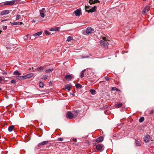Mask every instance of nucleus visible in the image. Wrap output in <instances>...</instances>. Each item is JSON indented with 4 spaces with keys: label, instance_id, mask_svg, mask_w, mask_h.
Returning <instances> with one entry per match:
<instances>
[{
    "label": "nucleus",
    "instance_id": "nucleus-22",
    "mask_svg": "<svg viewBox=\"0 0 154 154\" xmlns=\"http://www.w3.org/2000/svg\"><path fill=\"white\" fill-rule=\"evenodd\" d=\"M122 103H118L116 104L115 105V107L116 108H119L122 107Z\"/></svg>",
    "mask_w": 154,
    "mask_h": 154
},
{
    "label": "nucleus",
    "instance_id": "nucleus-14",
    "mask_svg": "<svg viewBox=\"0 0 154 154\" xmlns=\"http://www.w3.org/2000/svg\"><path fill=\"white\" fill-rule=\"evenodd\" d=\"M33 75L34 74L33 73H32L28 74L25 75H24V77H25V79H26L27 78H29L32 77L33 76Z\"/></svg>",
    "mask_w": 154,
    "mask_h": 154
},
{
    "label": "nucleus",
    "instance_id": "nucleus-9",
    "mask_svg": "<svg viewBox=\"0 0 154 154\" xmlns=\"http://www.w3.org/2000/svg\"><path fill=\"white\" fill-rule=\"evenodd\" d=\"M15 1L14 0L6 2L5 3V5H11L14 4Z\"/></svg>",
    "mask_w": 154,
    "mask_h": 154
},
{
    "label": "nucleus",
    "instance_id": "nucleus-37",
    "mask_svg": "<svg viewBox=\"0 0 154 154\" xmlns=\"http://www.w3.org/2000/svg\"><path fill=\"white\" fill-rule=\"evenodd\" d=\"M40 15L41 17H42L44 18L45 17V15L44 13H40Z\"/></svg>",
    "mask_w": 154,
    "mask_h": 154
},
{
    "label": "nucleus",
    "instance_id": "nucleus-17",
    "mask_svg": "<svg viewBox=\"0 0 154 154\" xmlns=\"http://www.w3.org/2000/svg\"><path fill=\"white\" fill-rule=\"evenodd\" d=\"M11 23L12 25H20L21 24H23V23L22 22H13L12 23L11 22H10Z\"/></svg>",
    "mask_w": 154,
    "mask_h": 154
},
{
    "label": "nucleus",
    "instance_id": "nucleus-48",
    "mask_svg": "<svg viewBox=\"0 0 154 154\" xmlns=\"http://www.w3.org/2000/svg\"><path fill=\"white\" fill-rule=\"evenodd\" d=\"M153 111L152 110H151L150 111V114H153Z\"/></svg>",
    "mask_w": 154,
    "mask_h": 154
},
{
    "label": "nucleus",
    "instance_id": "nucleus-6",
    "mask_svg": "<svg viewBox=\"0 0 154 154\" xmlns=\"http://www.w3.org/2000/svg\"><path fill=\"white\" fill-rule=\"evenodd\" d=\"M66 79L68 81H70L72 79L74 78V76L70 75H66L65 76Z\"/></svg>",
    "mask_w": 154,
    "mask_h": 154
},
{
    "label": "nucleus",
    "instance_id": "nucleus-21",
    "mask_svg": "<svg viewBox=\"0 0 154 154\" xmlns=\"http://www.w3.org/2000/svg\"><path fill=\"white\" fill-rule=\"evenodd\" d=\"M135 144L137 146H140L141 145V142L140 140H135Z\"/></svg>",
    "mask_w": 154,
    "mask_h": 154
},
{
    "label": "nucleus",
    "instance_id": "nucleus-28",
    "mask_svg": "<svg viewBox=\"0 0 154 154\" xmlns=\"http://www.w3.org/2000/svg\"><path fill=\"white\" fill-rule=\"evenodd\" d=\"M53 70V69H48L45 70V72L48 73H49L52 72Z\"/></svg>",
    "mask_w": 154,
    "mask_h": 154
},
{
    "label": "nucleus",
    "instance_id": "nucleus-36",
    "mask_svg": "<svg viewBox=\"0 0 154 154\" xmlns=\"http://www.w3.org/2000/svg\"><path fill=\"white\" fill-rule=\"evenodd\" d=\"M39 85L40 87L41 88H43L44 87V84L41 82H39Z\"/></svg>",
    "mask_w": 154,
    "mask_h": 154
},
{
    "label": "nucleus",
    "instance_id": "nucleus-5",
    "mask_svg": "<svg viewBox=\"0 0 154 154\" xmlns=\"http://www.w3.org/2000/svg\"><path fill=\"white\" fill-rule=\"evenodd\" d=\"M66 116L67 118L71 119L73 118L74 114L71 112H67Z\"/></svg>",
    "mask_w": 154,
    "mask_h": 154
},
{
    "label": "nucleus",
    "instance_id": "nucleus-19",
    "mask_svg": "<svg viewBox=\"0 0 154 154\" xmlns=\"http://www.w3.org/2000/svg\"><path fill=\"white\" fill-rule=\"evenodd\" d=\"M103 140V137H98L96 140L97 142H101Z\"/></svg>",
    "mask_w": 154,
    "mask_h": 154
},
{
    "label": "nucleus",
    "instance_id": "nucleus-49",
    "mask_svg": "<svg viewBox=\"0 0 154 154\" xmlns=\"http://www.w3.org/2000/svg\"><path fill=\"white\" fill-rule=\"evenodd\" d=\"M73 140L74 141H75V142H76L77 141V140L76 139V138H74L73 139Z\"/></svg>",
    "mask_w": 154,
    "mask_h": 154
},
{
    "label": "nucleus",
    "instance_id": "nucleus-15",
    "mask_svg": "<svg viewBox=\"0 0 154 154\" xmlns=\"http://www.w3.org/2000/svg\"><path fill=\"white\" fill-rule=\"evenodd\" d=\"M60 29V27H56L51 28L50 30L51 31H57L59 30Z\"/></svg>",
    "mask_w": 154,
    "mask_h": 154
},
{
    "label": "nucleus",
    "instance_id": "nucleus-47",
    "mask_svg": "<svg viewBox=\"0 0 154 154\" xmlns=\"http://www.w3.org/2000/svg\"><path fill=\"white\" fill-rule=\"evenodd\" d=\"M2 78H4L3 77H0V83H1V82L3 81V79Z\"/></svg>",
    "mask_w": 154,
    "mask_h": 154
},
{
    "label": "nucleus",
    "instance_id": "nucleus-18",
    "mask_svg": "<svg viewBox=\"0 0 154 154\" xmlns=\"http://www.w3.org/2000/svg\"><path fill=\"white\" fill-rule=\"evenodd\" d=\"M48 141H45L39 143L38 144V146L39 147L41 146L44 145L48 143Z\"/></svg>",
    "mask_w": 154,
    "mask_h": 154
},
{
    "label": "nucleus",
    "instance_id": "nucleus-29",
    "mask_svg": "<svg viewBox=\"0 0 154 154\" xmlns=\"http://www.w3.org/2000/svg\"><path fill=\"white\" fill-rule=\"evenodd\" d=\"M75 87H76V88H82V85H81L80 84H76L75 85Z\"/></svg>",
    "mask_w": 154,
    "mask_h": 154
},
{
    "label": "nucleus",
    "instance_id": "nucleus-30",
    "mask_svg": "<svg viewBox=\"0 0 154 154\" xmlns=\"http://www.w3.org/2000/svg\"><path fill=\"white\" fill-rule=\"evenodd\" d=\"M144 120V118L143 117H141L139 119V121L140 122H142Z\"/></svg>",
    "mask_w": 154,
    "mask_h": 154
},
{
    "label": "nucleus",
    "instance_id": "nucleus-24",
    "mask_svg": "<svg viewBox=\"0 0 154 154\" xmlns=\"http://www.w3.org/2000/svg\"><path fill=\"white\" fill-rule=\"evenodd\" d=\"M24 76H18L17 77V79L19 80L25 79Z\"/></svg>",
    "mask_w": 154,
    "mask_h": 154
},
{
    "label": "nucleus",
    "instance_id": "nucleus-46",
    "mask_svg": "<svg viewBox=\"0 0 154 154\" xmlns=\"http://www.w3.org/2000/svg\"><path fill=\"white\" fill-rule=\"evenodd\" d=\"M89 57V56H87V55L84 56H82V58H88Z\"/></svg>",
    "mask_w": 154,
    "mask_h": 154
},
{
    "label": "nucleus",
    "instance_id": "nucleus-2",
    "mask_svg": "<svg viewBox=\"0 0 154 154\" xmlns=\"http://www.w3.org/2000/svg\"><path fill=\"white\" fill-rule=\"evenodd\" d=\"M85 32L87 35H88L94 32V29L91 27H87L86 30Z\"/></svg>",
    "mask_w": 154,
    "mask_h": 154
},
{
    "label": "nucleus",
    "instance_id": "nucleus-35",
    "mask_svg": "<svg viewBox=\"0 0 154 154\" xmlns=\"http://www.w3.org/2000/svg\"><path fill=\"white\" fill-rule=\"evenodd\" d=\"M48 77V76L47 75H43L42 79H44V80H45L47 79V78Z\"/></svg>",
    "mask_w": 154,
    "mask_h": 154
},
{
    "label": "nucleus",
    "instance_id": "nucleus-11",
    "mask_svg": "<svg viewBox=\"0 0 154 154\" xmlns=\"http://www.w3.org/2000/svg\"><path fill=\"white\" fill-rule=\"evenodd\" d=\"M97 8V7L94 6L93 8H91L88 10L86 11H87L88 12H94L96 10Z\"/></svg>",
    "mask_w": 154,
    "mask_h": 154
},
{
    "label": "nucleus",
    "instance_id": "nucleus-32",
    "mask_svg": "<svg viewBox=\"0 0 154 154\" xmlns=\"http://www.w3.org/2000/svg\"><path fill=\"white\" fill-rule=\"evenodd\" d=\"M90 91L92 94H94L95 92V91L94 90L91 89L90 90Z\"/></svg>",
    "mask_w": 154,
    "mask_h": 154
},
{
    "label": "nucleus",
    "instance_id": "nucleus-13",
    "mask_svg": "<svg viewBox=\"0 0 154 154\" xmlns=\"http://www.w3.org/2000/svg\"><path fill=\"white\" fill-rule=\"evenodd\" d=\"M9 13V11L8 10H5L2 11L1 13L0 14L2 15H4L5 14H8Z\"/></svg>",
    "mask_w": 154,
    "mask_h": 154
},
{
    "label": "nucleus",
    "instance_id": "nucleus-26",
    "mask_svg": "<svg viewBox=\"0 0 154 154\" xmlns=\"http://www.w3.org/2000/svg\"><path fill=\"white\" fill-rule=\"evenodd\" d=\"M14 74L15 75H18L19 76L21 75V73L19 72L18 71L16 70L14 72Z\"/></svg>",
    "mask_w": 154,
    "mask_h": 154
},
{
    "label": "nucleus",
    "instance_id": "nucleus-3",
    "mask_svg": "<svg viewBox=\"0 0 154 154\" xmlns=\"http://www.w3.org/2000/svg\"><path fill=\"white\" fill-rule=\"evenodd\" d=\"M42 32L40 31L32 35L29 38L32 40L34 39L35 38H37L38 36L41 35L42 34Z\"/></svg>",
    "mask_w": 154,
    "mask_h": 154
},
{
    "label": "nucleus",
    "instance_id": "nucleus-43",
    "mask_svg": "<svg viewBox=\"0 0 154 154\" xmlns=\"http://www.w3.org/2000/svg\"><path fill=\"white\" fill-rule=\"evenodd\" d=\"M90 8V6H87L85 5V8L86 10V11H87L86 10L87 9H89Z\"/></svg>",
    "mask_w": 154,
    "mask_h": 154
},
{
    "label": "nucleus",
    "instance_id": "nucleus-39",
    "mask_svg": "<svg viewBox=\"0 0 154 154\" xmlns=\"http://www.w3.org/2000/svg\"><path fill=\"white\" fill-rule=\"evenodd\" d=\"M11 84H15L16 83V81L14 79H12L11 81Z\"/></svg>",
    "mask_w": 154,
    "mask_h": 154
},
{
    "label": "nucleus",
    "instance_id": "nucleus-53",
    "mask_svg": "<svg viewBox=\"0 0 154 154\" xmlns=\"http://www.w3.org/2000/svg\"><path fill=\"white\" fill-rule=\"evenodd\" d=\"M0 90H1V88H0Z\"/></svg>",
    "mask_w": 154,
    "mask_h": 154
},
{
    "label": "nucleus",
    "instance_id": "nucleus-12",
    "mask_svg": "<svg viewBox=\"0 0 154 154\" xmlns=\"http://www.w3.org/2000/svg\"><path fill=\"white\" fill-rule=\"evenodd\" d=\"M103 145L101 144H97L96 146V149L98 150H101L103 147Z\"/></svg>",
    "mask_w": 154,
    "mask_h": 154
},
{
    "label": "nucleus",
    "instance_id": "nucleus-7",
    "mask_svg": "<svg viewBox=\"0 0 154 154\" xmlns=\"http://www.w3.org/2000/svg\"><path fill=\"white\" fill-rule=\"evenodd\" d=\"M150 140V136L148 135H146L144 138V141L145 143H148L149 142Z\"/></svg>",
    "mask_w": 154,
    "mask_h": 154
},
{
    "label": "nucleus",
    "instance_id": "nucleus-33",
    "mask_svg": "<svg viewBox=\"0 0 154 154\" xmlns=\"http://www.w3.org/2000/svg\"><path fill=\"white\" fill-rule=\"evenodd\" d=\"M73 114H74V116H77L78 114V112L76 111H75L73 112Z\"/></svg>",
    "mask_w": 154,
    "mask_h": 154
},
{
    "label": "nucleus",
    "instance_id": "nucleus-10",
    "mask_svg": "<svg viewBox=\"0 0 154 154\" xmlns=\"http://www.w3.org/2000/svg\"><path fill=\"white\" fill-rule=\"evenodd\" d=\"M149 9V8L148 6H146L145 7L142 11V14H143L145 13H147L148 12Z\"/></svg>",
    "mask_w": 154,
    "mask_h": 154
},
{
    "label": "nucleus",
    "instance_id": "nucleus-40",
    "mask_svg": "<svg viewBox=\"0 0 154 154\" xmlns=\"http://www.w3.org/2000/svg\"><path fill=\"white\" fill-rule=\"evenodd\" d=\"M104 78L106 81H108L109 80L110 78L104 75Z\"/></svg>",
    "mask_w": 154,
    "mask_h": 154
},
{
    "label": "nucleus",
    "instance_id": "nucleus-38",
    "mask_svg": "<svg viewBox=\"0 0 154 154\" xmlns=\"http://www.w3.org/2000/svg\"><path fill=\"white\" fill-rule=\"evenodd\" d=\"M45 8H42V9L41 10H39L40 13L41 12V13H43V12H44L45 11Z\"/></svg>",
    "mask_w": 154,
    "mask_h": 154
},
{
    "label": "nucleus",
    "instance_id": "nucleus-42",
    "mask_svg": "<svg viewBox=\"0 0 154 154\" xmlns=\"http://www.w3.org/2000/svg\"><path fill=\"white\" fill-rule=\"evenodd\" d=\"M57 140L59 141H63V138L61 137L59 138H58Z\"/></svg>",
    "mask_w": 154,
    "mask_h": 154
},
{
    "label": "nucleus",
    "instance_id": "nucleus-25",
    "mask_svg": "<svg viewBox=\"0 0 154 154\" xmlns=\"http://www.w3.org/2000/svg\"><path fill=\"white\" fill-rule=\"evenodd\" d=\"M73 40V37L72 36H69L68 37L66 41L68 42H70Z\"/></svg>",
    "mask_w": 154,
    "mask_h": 154
},
{
    "label": "nucleus",
    "instance_id": "nucleus-50",
    "mask_svg": "<svg viewBox=\"0 0 154 154\" xmlns=\"http://www.w3.org/2000/svg\"><path fill=\"white\" fill-rule=\"evenodd\" d=\"M6 48H7L8 49H11V47H6Z\"/></svg>",
    "mask_w": 154,
    "mask_h": 154
},
{
    "label": "nucleus",
    "instance_id": "nucleus-16",
    "mask_svg": "<svg viewBox=\"0 0 154 154\" xmlns=\"http://www.w3.org/2000/svg\"><path fill=\"white\" fill-rule=\"evenodd\" d=\"M89 2L91 5H92L97 2H99V1L98 0H90Z\"/></svg>",
    "mask_w": 154,
    "mask_h": 154
},
{
    "label": "nucleus",
    "instance_id": "nucleus-20",
    "mask_svg": "<svg viewBox=\"0 0 154 154\" xmlns=\"http://www.w3.org/2000/svg\"><path fill=\"white\" fill-rule=\"evenodd\" d=\"M72 85L69 84H67L65 85V88L69 91L71 89Z\"/></svg>",
    "mask_w": 154,
    "mask_h": 154
},
{
    "label": "nucleus",
    "instance_id": "nucleus-52",
    "mask_svg": "<svg viewBox=\"0 0 154 154\" xmlns=\"http://www.w3.org/2000/svg\"><path fill=\"white\" fill-rule=\"evenodd\" d=\"M33 22H35V21H34V20H33Z\"/></svg>",
    "mask_w": 154,
    "mask_h": 154
},
{
    "label": "nucleus",
    "instance_id": "nucleus-8",
    "mask_svg": "<svg viewBox=\"0 0 154 154\" xmlns=\"http://www.w3.org/2000/svg\"><path fill=\"white\" fill-rule=\"evenodd\" d=\"M44 68L42 66H40L36 69H34V68L32 67V69L33 70L32 71H35V70H37V71L38 72H42V71L44 69Z\"/></svg>",
    "mask_w": 154,
    "mask_h": 154
},
{
    "label": "nucleus",
    "instance_id": "nucleus-4",
    "mask_svg": "<svg viewBox=\"0 0 154 154\" xmlns=\"http://www.w3.org/2000/svg\"><path fill=\"white\" fill-rule=\"evenodd\" d=\"M73 13L75 14V16H79L82 14L81 10V9H77Z\"/></svg>",
    "mask_w": 154,
    "mask_h": 154
},
{
    "label": "nucleus",
    "instance_id": "nucleus-45",
    "mask_svg": "<svg viewBox=\"0 0 154 154\" xmlns=\"http://www.w3.org/2000/svg\"><path fill=\"white\" fill-rule=\"evenodd\" d=\"M45 34L47 35H50V32H48V31L47 30L45 31Z\"/></svg>",
    "mask_w": 154,
    "mask_h": 154
},
{
    "label": "nucleus",
    "instance_id": "nucleus-34",
    "mask_svg": "<svg viewBox=\"0 0 154 154\" xmlns=\"http://www.w3.org/2000/svg\"><path fill=\"white\" fill-rule=\"evenodd\" d=\"M21 18V16L20 15L17 14L16 16V20H19Z\"/></svg>",
    "mask_w": 154,
    "mask_h": 154
},
{
    "label": "nucleus",
    "instance_id": "nucleus-23",
    "mask_svg": "<svg viewBox=\"0 0 154 154\" xmlns=\"http://www.w3.org/2000/svg\"><path fill=\"white\" fill-rule=\"evenodd\" d=\"M14 127V126L13 125H11L9 126L8 128V131L10 132L12 131L13 130Z\"/></svg>",
    "mask_w": 154,
    "mask_h": 154
},
{
    "label": "nucleus",
    "instance_id": "nucleus-51",
    "mask_svg": "<svg viewBox=\"0 0 154 154\" xmlns=\"http://www.w3.org/2000/svg\"><path fill=\"white\" fill-rule=\"evenodd\" d=\"M6 20H2L1 21L2 22H4V21H6Z\"/></svg>",
    "mask_w": 154,
    "mask_h": 154
},
{
    "label": "nucleus",
    "instance_id": "nucleus-41",
    "mask_svg": "<svg viewBox=\"0 0 154 154\" xmlns=\"http://www.w3.org/2000/svg\"><path fill=\"white\" fill-rule=\"evenodd\" d=\"M112 90H116L117 91H119V90L118 88H116L113 87L112 88Z\"/></svg>",
    "mask_w": 154,
    "mask_h": 154
},
{
    "label": "nucleus",
    "instance_id": "nucleus-1",
    "mask_svg": "<svg viewBox=\"0 0 154 154\" xmlns=\"http://www.w3.org/2000/svg\"><path fill=\"white\" fill-rule=\"evenodd\" d=\"M103 40H101L100 41V43L101 46L105 47L107 46L108 45V43L107 41L106 40V38L105 37H103Z\"/></svg>",
    "mask_w": 154,
    "mask_h": 154
},
{
    "label": "nucleus",
    "instance_id": "nucleus-31",
    "mask_svg": "<svg viewBox=\"0 0 154 154\" xmlns=\"http://www.w3.org/2000/svg\"><path fill=\"white\" fill-rule=\"evenodd\" d=\"M29 35H25L24 36L23 38L25 41H27V42H29V41L28 40V36Z\"/></svg>",
    "mask_w": 154,
    "mask_h": 154
},
{
    "label": "nucleus",
    "instance_id": "nucleus-27",
    "mask_svg": "<svg viewBox=\"0 0 154 154\" xmlns=\"http://www.w3.org/2000/svg\"><path fill=\"white\" fill-rule=\"evenodd\" d=\"M85 70H83L80 73V77L81 78H82L83 77H84V72H85Z\"/></svg>",
    "mask_w": 154,
    "mask_h": 154
},
{
    "label": "nucleus",
    "instance_id": "nucleus-44",
    "mask_svg": "<svg viewBox=\"0 0 154 154\" xmlns=\"http://www.w3.org/2000/svg\"><path fill=\"white\" fill-rule=\"evenodd\" d=\"M3 29L4 30H5L7 28V26H3L2 27Z\"/></svg>",
    "mask_w": 154,
    "mask_h": 154
}]
</instances>
